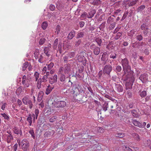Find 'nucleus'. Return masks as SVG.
I'll use <instances>...</instances> for the list:
<instances>
[{
  "label": "nucleus",
  "instance_id": "nucleus-1",
  "mask_svg": "<svg viewBox=\"0 0 151 151\" xmlns=\"http://www.w3.org/2000/svg\"><path fill=\"white\" fill-rule=\"evenodd\" d=\"M121 63L124 71L123 75H131L133 73V71L131 70L130 66L129 65L128 61L127 58L122 59Z\"/></svg>",
  "mask_w": 151,
  "mask_h": 151
},
{
  "label": "nucleus",
  "instance_id": "nucleus-2",
  "mask_svg": "<svg viewBox=\"0 0 151 151\" xmlns=\"http://www.w3.org/2000/svg\"><path fill=\"white\" fill-rule=\"evenodd\" d=\"M133 74V73L131 75H123V77H126V79L127 80V82L125 84L127 89H131L132 88L133 83L134 81Z\"/></svg>",
  "mask_w": 151,
  "mask_h": 151
},
{
  "label": "nucleus",
  "instance_id": "nucleus-3",
  "mask_svg": "<svg viewBox=\"0 0 151 151\" xmlns=\"http://www.w3.org/2000/svg\"><path fill=\"white\" fill-rule=\"evenodd\" d=\"M52 104L55 107L57 108L63 107L66 105V103L65 101L60 100L58 98L54 100Z\"/></svg>",
  "mask_w": 151,
  "mask_h": 151
},
{
  "label": "nucleus",
  "instance_id": "nucleus-4",
  "mask_svg": "<svg viewBox=\"0 0 151 151\" xmlns=\"http://www.w3.org/2000/svg\"><path fill=\"white\" fill-rule=\"evenodd\" d=\"M31 78L29 77L24 75L22 78V84L24 88L28 87L29 86V82L31 81Z\"/></svg>",
  "mask_w": 151,
  "mask_h": 151
},
{
  "label": "nucleus",
  "instance_id": "nucleus-5",
  "mask_svg": "<svg viewBox=\"0 0 151 151\" xmlns=\"http://www.w3.org/2000/svg\"><path fill=\"white\" fill-rule=\"evenodd\" d=\"M138 0H124L123 1V4L125 6H132L135 5Z\"/></svg>",
  "mask_w": 151,
  "mask_h": 151
},
{
  "label": "nucleus",
  "instance_id": "nucleus-6",
  "mask_svg": "<svg viewBox=\"0 0 151 151\" xmlns=\"http://www.w3.org/2000/svg\"><path fill=\"white\" fill-rule=\"evenodd\" d=\"M91 49L93 50V53L95 55H98L100 52V48L96 46L94 44H92L90 46Z\"/></svg>",
  "mask_w": 151,
  "mask_h": 151
},
{
  "label": "nucleus",
  "instance_id": "nucleus-7",
  "mask_svg": "<svg viewBox=\"0 0 151 151\" xmlns=\"http://www.w3.org/2000/svg\"><path fill=\"white\" fill-rule=\"evenodd\" d=\"M22 147L23 150L25 151L27 150L29 146V142L26 140H23L21 142Z\"/></svg>",
  "mask_w": 151,
  "mask_h": 151
},
{
  "label": "nucleus",
  "instance_id": "nucleus-8",
  "mask_svg": "<svg viewBox=\"0 0 151 151\" xmlns=\"http://www.w3.org/2000/svg\"><path fill=\"white\" fill-rule=\"evenodd\" d=\"M73 93L74 94L75 93L76 95L80 93H81L83 91L82 88L79 85L76 87H75L74 89H73Z\"/></svg>",
  "mask_w": 151,
  "mask_h": 151
},
{
  "label": "nucleus",
  "instance_id": "nucleus-9",
  "mask_svg": "<svg viewBox=\"0 0 151 151\" xmlns=\"http://www.w3.org/2000/svg\"><path fill=\"white\" fill-rule=\"evenodd\" d=\"M112 70V67L109 65H106L104 67L103 70L104 73L109 75Z\"/></svg>",
  "mask_w": 151,
  "mask_h": 151
},
{
  "label": "nucleus",
  "instance_id": "nucleus-10",
  "mask_svg": "<svg viewBox=\"0 0 151 151\" xmlns=\"http://www.w3.org/2000/svg\"><path fill=\"white\" fill-rule=\"evenodd\" d=\"M56 6L58 9L60 11H62L63 9V4L60 0H58L56 2Z\"/></svg>",
  "mask_w": 151,
  "mask_h": 151
},
{
  "label": "nucleus",
  "instance_id": "nucleus-11",
  "mask_svg": "<svg viewBox=\"0 0 151 151\" xmlns=\"http://www.w3.org/2000/svg\"><path fill=\"white\" fill-rule=\"evenodd\" d=\"M58 76L56 74L54 75L53 76L50 77L49 78V83L51 84H52L57 81Z\"/></svg>",
  "mask_w": 151,
  "mask_h": 151
},
{
  "label": "nucleus",
  "instance_id": "nucleus-12",
  "mask_svg": "<svg viewBox=\"0 0 151 151\" xmlns=\"http://www.w3.org/2000/svg\"><path fill=\"white\" fill-rule=\"evenodd\" d=\"M34 114H29V115L27 118V120L29 122V125L31 126L32 123V119H34Z\"/></svg>",
  "mask_w": 151,
  "mask_h": 151
},
{
  "label": "nucleus",
  "instance_id": "nucleus-13",
  "mask_svg": "<svg viewBox=\"0 0 151 151\" xmlns=\"http://www.w3.org/2000/svg\"><path fill=\"white\" fill-rule=\"evenodd\" d=\"M139 78L143 83H145L147 80V75L146 74H144L141 75Z\"/></svg>",
  "mask_w": 151,
  "mask_h": 151
},
{
  "label": "nucleus",
  "instance_id": "nucleus-14",
  "mask_svg": "<svg viewBox=\"0 0 151 151\" xmlns=\"http://www.w3.org/2000/svg\"><path fill=\"white\" fill-rule=\"evenodd\" d=\"M13 131L14 133L17 134H19L20 135H22V132L20 129L18 127H14L13 128Z\"/></svg>",
  "mask_w": 151,
  "mask_h": 151
},
{
  "label": "nucleus",
  "instance_id": "nucleus-15",
  "mask_svg": "<svg viewBox=\"0 0 151 151\" xmlns=\"http://www.w3.org/2000/svg\"><path fill=\"white\" fill-rule=\"evenodd\" d=\"M55 132L54 130L47 131L44 134L47 137H49L52 136L55 133Z\"/></svg>",
  "mask_w": 151,
  "mask_h": 151
},
{
  "label": "nucleus",
  "instance_id": "nucleus-16",
  "mask_svg": "<svg viewBox=\"0 0 151 151\" xmlns=\"http://www.w3.org/2000/svg\"><path fill=\"white\" fill-rule=\"evenodd\" d=\"M6 141L8 143H10L11 141L13 139V137L12 134H6Z\"/></svg>",
  "mask_w": 151,
  "mask_h": 151
},
{
  "label": "nucleus",
  "instance_id": "nucleus-17",
  "mask_svg": "<svg viewBox=\"0 0 151 151\" xmlns=\"http://www.w3.org/2000/svg\"><path fill=\"white\" fill-rule=\"evenodd\" d=\"M50 47L51 45H50L48 46L47 47H45L44 49V52L45 53L46 55L48 57H49L50 55V54L48 52L50 50Z\"/></svg>",
  "mask_w": 151,
  "mask_h": 151
},
{
  "label": "nucleus",
  "instance_id": "nucleus-18",
  "mask_svg": "<svg viewBox=\"0 0 151 151\" xmlns=\"http://www.w3.org/2000/svg\"><path fill=\"white\" fill-rule=\"evenodd\" d=\"M75 32L74 31L70 32L67 37L68 39L69 40H71L74 37Z\"/></svg>",
  "mask_w": 151,
  "mask_h": 151
},
{
  "label": "nucleus",
  "instance_id": "nucleus-19",
  "mask_svg": "<svg viewBox=\"0 0 151 151\" xmlns=\"http://www.w3.org/2000/svg\"><path fill=\"white\" fill-rule=\"evenodd\" d=\"M85 32L83 30L78 32L76 35V38L78 39L83 37Z\"/></svg>",
  "mask_w": 151,
  "mask_h": 151
},
{
  "label": "nucleus",
  "instance_id": "nucleus-20",
  "mask_svg": "<svg viewBox=\"0 0 151 151\" xmlns=\"http://www.w3.org/2000/svg\"><path fill=\"white\" fill-rule=\"evenodd\" d=\"M132 122L133 124L135 126L138 127H142V124L141 123L139 122L138 121H137V120L134 119L133 120H132Z\"/></svg>",
  "mask_w": 151,
  "mask_h": 151
},
{
  "label": "nucleus",
  "instance_id": "nucleus-21",
  "mask_svg": "<svg viewBox=\"0 0 151 151\" xmlns=\"http://www.w3.org/2000/svg\"><path fill=\"white\" fill-rule=\"evenodd\" d=\"M54 87L53 86H51L50 85H49L47 88H46V91H45V93L47 95H48L49 94L52 90L54 88Z\"/></svg>",
  "mask_w": 151,
  "mask_h": 151
},
{
  "label": "nucleus",
  "instance_id": "nucleus-22",
  "mask_svg": "<svg viewBox=\"0 0 151 151\" xmlns=\"http://www.w3.org/2000/svg\"><path fill=\"white\" fill-rule=\"evenodd\" d=\"M39 113V111L38 109H35V111L34 119H33V123H35V120L37 119Z\"/></svg>",
  "mask_w": 151,
  "mask_h": 151
},
{
  "label": "nucleus",
  "instance_id": "nucleus-23",
  "mask_svg": "<svg viewBox=\"0 0 151 151\" xmlns=\"http://www.w3.org/2000/svg\"><path fill=\"white\" fill-rule=\"evenodd\" d=\"M83 52H81L78 57L77 60L79 62H81L83 60L84 55H83Z\"/></svg>",
  "mask_w": 151,
  "mask_h": 151
},
{
  "label": "nucleus",
  "instance_id": "nucleus-24",
  "mask_svg": "<svg viewBox=\"0 0 151 151\" xmlns=\"http://www.w3.org/2000/svg\"><path fill=\"white\" fill-rule=\"evenodd\" d=\"M43 94L44 93L42 91H40L39 92L37 98V100L39 102H40L42 100Z\"/></svg>",
  "mask_w": 151,
  "mask_h": 151
},
{
  "label": "nucleus",
  "instance_id": "nucleus-25",
  "mask_svg": "<svg viewBox=\"0 0 151 151\" xmlns=\"http://www.w3.org/2000/svg\"><path fill=\"white\" fill-rule=\"evenodd\" d=\"M133 137L136 140L139 141L140 140V138L139 135L137 134L133 133L132 134Z\"/></svg>",
  "mask_w": 151,
  "mask_h": 151
},
{
  "label": "nucleus",
  "instance_id": "nucleus-26",
  "mask_svg": "<svg viewBox=\"0 0 151 151\" xmlns=\"http://www.w3.org/2000/svg\"><path fill=\"white\" fill-rule=\"evenodd\" d=\"M116 88L118 92H122L123 91V88L120 84H117L116 85Z\"/></svg>",
  "mask_w": 151,
  "mask_h": 151
},
{
  "label": "nucleus",
  "instance_id": "nucleus-27",
  "mask_svg": "<svg viewBox=\"0 0 151 151\" xmlns=\"http://www.w3.org/2000/svg\"><path fill=\"white\" fill-rule=\"evenodd\" d=\"M70 67L68 65H65V68L64 69V72L65 74H68L70 71Z\"/></svg>",
  "mask_w": 151,
  "mask_h": 151
},
{
  "label": "nucleus",
  "instance_id": "nucleus-28",
  "mask_svg": "<svg viewBox=\"0 0 151 151\" xmlns=\"http://www.w3.org/2000/svg\"><path fill=\"white\" fill-rule=\"evenodd\" d=\"M29 133L31 135V137L35 139V134L34 131L33 129V128H30L29 130Z\"/></svg>",
  "mask_w": 151,
  "mask_h": 151
},
{
  "label": "nucleus",
  "instance_id": "nucleus-29",
  "mask_svg": "<svg viewBox=\"0 0 151 151\" xmlns=\"http://www.w3.org/2000/svg\"><path fill=\"white\" fill-rule=\"evenodd\" d=\"M108 59V55L106 52H105L103 53L101 58V60L103 61H105Z\"/></svg>",
  "mask_w": 151,
  "mask_h": 151
},
{
  "label": "nucleus",
  "instance_id": "nucleus-30",
  "mask_svg": "<svg viewBox=\"0 0 151 151\" xmlns=\"http://www.w3.org/2000/svg\"><path fill=\"white\" fill-rule=\"evenodd\" d=\"M30 100L29 99V97L28 96H25L22 99V101L23 103L27 105V103L29 101H30Z\"/></svg>",
  "mask_w": 151,
  "mask_h": 151
},
{
  "label": "nucleus",
  "instance_id": "nucleus-31",
  "mask_svg": "<svg viewBox=\"0 0 151 151\" xmlns=\"http://www.w3.org/2000/svg\"><path fill=\"white\" fill-rule=\"evenodd\" d=\"M100 0H93L91 3L94 5H98L101 3Z\"/></svg>",
  "mask_w": 151,
  "mask_h": 151
},
{
  "label": "nucleus",
  "instance_id": "nucleus-32",
  "mask_svg": "<svg viewBox=\"0 0 151 151\" xmlns=\"http://www.w3.org/2000/svg\"><path fill=\"white\" fill-rule=\"evenodd\" d=\"M58 48L60 53H61L63 52V49L62 43H59L58 46Z\"/></svg>",
  "mask_w": 151,
  "mask_h": 151
},
{
  "label": "nucleus",
  "instance_id": "nucleus-33",
  "mask_svg": "<svg viewBox=\"0 0 151 151\" xmlns=\"http://www.w3.org/2000/svg\"><path fill=\"white\" fill-rule=\"evenodd\" d=\"M48 26L47 23V22H43L42 24V27L43 30L46 29Z\"/></svg>",
  "mask_w": 151,
  "mask_h": 151
},
{
  "label": "nucleus",
  "instance_id": "nucleus-34",
  "mask_svg": "<svg viewBox=\"0 0 151 151\" xmlns=\"http://www.w3.org/2000/svg\"><path fill=\"white\" fill-rule=\"evenodd\" d=\"M39 50L37 49L34 53L35 57L36 59H38L39 56H40V55L39 54Z\"/></svg>",
  "mask_w": 151,
  "mask_h": 151
},
{
  "label": "nucleus",
  "instance_id": "nucleus-35",
  "mask_svg": "<svg viewBox=\"0 0 151 151\" xmlns=\"http://www.w3.org/2000/svg\"><path fill=\"white\" fill-rule=\"evenodd\" d=\"M125 136L124 134V133H116L115 134V136L116 137H118L119 138H122L124 137Z\"/></svg>",
  "mask_w": 151,
  "mask_h": 151
},
{
  "label": "nucleus",
  "instance_id": "nucleus-36",
  "mask_svg": "<svg viewBox=\"0 0 151 151\" xmlns=\"http://www.w3.org/2000/svg\"><path fill=\"white\" fill-rule=\"evenodd\" d=\"M58 38H56L55 40L53 45V48L54 49H56L57 46V45L58 43Z\"/></svg>",
  "mask_w": 151,
  "mask_h": 151
},
{
  "label": "nucleus",
  "instance_id": "nucleus-37",
  "mask_svg": "<svg viewBox=\"0 0 151 151\" xmlns=\"http://www.w3.org/2000/svg\"><path fill=\"white\" fill-rule=\"evenodd\" d=\"M109 107L108 104L106 102L104 103L103 107V109L104 111H106L107 110L108 108Z\"/></svg>",
  "mask_w": 151,
  "mask_h": 151
},
{
  "label": "nucleus",
  "instance_id": "nucleus-38",
  "mask_svg": "<svg viewBox=\"0 0 151 151\" xmlns=\"http://www.w3.org/2000/svg\"><path fill=\"white\" fill-rule=\"evenodd\" d=\"M135 32L134 30H132L129 32L128 35L129 36L132 37L135 34Z\"/></svg>",
  "mask_w": 151,
  "mask_h": 151
},
{
  "label": "nucleus",
  "instance_id": "nucleus-39",
  "mask_svg": "<svg viewBox=\"0 0 151 151\" xmlns=\"http://www.w3.org/2000/svg\"><path fill=\"white\" fill-rule=\"evenodd\" d=\"M43 54L42 53V54H40V56H39V57L38 58V59H38V61L41 63L44 62V61L43 60V57L42 55Z\"/></svg>",
  "mask_w": 151,
  "mask_h": 151
},
{
  "label": "nucleus",
  "instance_id": "nucleus-40",
  "mask_svg": "<svg viewBox=\"0 0 151 151\" xmlns=\"http://www.w3.org/2000/svg\"><path fill=\"white\" fill-rule=\"evenodd\" d=\"M1 115L2 117H4V119L8 120H9V116L8 114H6L4 113H1Z\"/></svg>",
  "mask_w": 151,
  "mask_h": 151
},
{
  "label": "nucleus",
  "instance_id": "nucleus-41",
  "mask_svg": "<svg viewBox=\"0 0 151 151\" xmlns=\"http://www.w3.org/2000/svg\"><path fill=\"white\" fill-rule=\"evenodd\" d=\"M46 40V39L44 38H42L40 39L39 41V44L40 45H42L43 44H44L45 41Z\"/></svg>",
  "mask_w": 151,
  "mask_h": 151
},
{
  "label": "nucleus",
  "instance_id": "nucleus-42",
  "mask_svg": "<svg viewBox=\"0 0 151 151\" xmlns=\"http://www.w3.org/2000/svg\"><path fill=\"white\" fill-rule=\"evenodd\" d=\"M60 25H58L57 26L55 29V33L56 34L58 35L59 34V33L60 31Z\"/></svg>",
  "mask_w": 151,
  "mask_h": 151
},
{
  "label": "nucleus",
  "instance_id": "nucleus-43",
  "mask_svg": "<svg viewBox=\"0 0 151 151\" xmlns=\"http://www.w3.org/2000/svg\"><path fill=\"white\" fill-rule=\"evenodd\" d=\"M42 82V79L39 78L37 82V87L38 88H40L41 87Z\"/></svg>",
  "mask_w": 151,
  "mask_h": 151
},
{
  "label": "nucleus",
  "instance_id": "nucleus-44",
  "mask_svg": "<svg viewBox=\"0 0 151 151\" xmlns=\"http://www.w3.org/2000/svg\"><path fill=\"white\" fill-rule=\"evenodd\" d=\"M54 65L53 63L51 62L47 66V70H50L53 67Z\"/></svg>",
  "mask_w": 151,
  "mask_h": 151
},
{
  "label": "nucleus",
  "instance_id": "nucleus-45",
  "mask_svg": "<svg viewBox=\"0 0 151 151\" xmlns=\"http://www.w3.org/2000/svg\"><path fill=\"white\" fill-rule=\"evenodd\" d=\"M141 28L143 30H145V29L148 30V29L147 26L145 24H143L141 25Z\"/></svg>",
  "mask_w": 151,
  "mask_h": 151
},
{
  "label": "nucleus",
  "instance_id": "nucleus-46",
  "mask_svg": "<svg viewBox=\"0 0 151 151\" xmlns=\"http://www.w3.org/2000/svg\"><path fill=\"white\" fill-rule=\"evenodd\" d=\"M28 62H25L22 66V70L24 71L26 70V68L28 67Z\"/></svg>",
  "mask_w": 151,
  "mask_h": 151
},
{
  "label": "nucleus",
  "instance_id": "nucleus-47",
  "mask_svg": "<svg viewBox=\"0 0 151 151\" xmlns=\"http://www.w3.org/2000/svg\"><path fill=\"white\" fill-rule=\"evenodd\" d=\"M39 75L40 74L37 72H35L34 76L35 79L36 81H37L38 80L39 76Z\"/></svg>",
  "mask_w": 151,
  "mask_h": 151
},
{
  "label": "nucleus",
  "instance_id": "nucleus-48",
  "mask_svg": "<svg viewBox=\"0 0 151 151\" xmlns=\"http://www.w3.org/2000/svg\"><path fill=\"white\" fill-rule=\"evenodd\" d=\"M96 41L98 45L100 46L102 42L101 39L100 38H98L96 39Z\"/></svg>",
  "mask_w": 151,
  "mask_h": 151
},
{
  "label": "nucleus",
  "instance_id": "nucleus-49",
  "mask_svg": "<svg viewBox=\"0 0 151 151\" xmlns=\"http://www.w3.org/2000/svg\"><path fill=\"white\" fill-rule=\"evenodd\" d=\"M75 54V53L74 52H71L68 53V56L70 58H71L74 56Z\"/></svg>",
  "mask_w": 151,
  "mask_h": 151
},
{
  "label": "nucleus",
  "instance_id": "nucleus-50",
  "mask_svg": "<svg viewBox=\"0 0 151 151\" xmlns=\"http://www.w3.org/2000/svg\"><path fill=\"white\" fill-rule=\"evenodd\" d=\"M22 88L21 87L18 88L16 91V94L17 95H19L22 91Z\"/></svg>",
  "mask_w": 151,
  "mask_h": 151
},
{
  "label": "nucleus",
  "instance_id": "nucleus-51",
  "mask_svg": "<svg viewBox=\"0 0 151 151\" xmlns=\"http://www.w3.org/2000/svg\"><path fill=\"white\" fill-rule=\"evenodd\" d=\"M146 95L147 92L146 91H143L140 94V96L142 98L145 97L146 96Z\"/></svg>",
  "mask_w": 151,
  "mask_h": 151
},
{
  "label": "nucleus",
  "instance_id": "nucleus-52",
  "mask_svg": "<svg viewBox=\"0 0 151 151\" xmlns=\"http://www.w3.org/2000/svg\"><path fill=\"white\" fill-rule=\"evenodd\" d=\"M145 6L144 5H142L138 7L137 9L138 12L142 11L145 8Z\"/></svg>",
  "mask_w": 151,
  "mask_h": 151
},
{
  "label": "nucleus",
  "instance_id": "nucleus-53",
  "mask_svg": "<svg viewBox=\"0 0 151 151\" xmlns=\"http://www.w3.org/2000/svg\"><path fill=\"white\" fill-rule=\"evenodd\" d=\"M60 81L61 82H63L65 81V75L63 74H61L60 78Z\"/></svg>",
  "mask_w": 151,
  "mask_h": 151
},
{
  "label": "nucleus",
  "instance_id": "nucleus-54",
  "mask_svg": "<svg viewBox=\"0 0 151 151\" xmlns=\"http://www.w3.org/2000/svg\"><path fill=\"white\" fill-rule=\"evenodd\" d=\"M69 47V45L67 43H64L63 45V48L64 50L68 49Z\"/></svg>",
  "mask_w": 151,
  "mask_h": 151
},
{
  "label": "nucleus",
  "instance_id": "nucleus-55",
  "mask_svg": "<svg viewBox=\"0 0 151 151\" xmlns=\"http://www.w3.org/2000/svg\"><path fill=\"white\" fill-rule=\"evenodd\" d=\"M116 54L115 53L112 52L111 53V55L110 56V58H112L113 59H114L116 58Z\"/></svg>",
  "mask_w": 151,
  "mask_h": 151
},
{
  "label": "nucleus",
  "instance_id": "nucleus-56",
  "mask_svg": "<svg viewBox=\"0 0 151 151\" xmlns=\"http://www.w3.org/2000/svg\"><path fill=\"white\" fill-rule=\"evenodd\" d=\"M132 114L133 116L135 117H138V114H137V112L134 110H133L132 111Z\"/></svg>",
  "mask_w": 151,
  "mask_h": 151
},
{
  "label": "nucleus",
  "instance_id": "nucleus-57",
  "mask_svg": "<svg viewBox=\"0 0 151 151\" xmlns=\"http://www.w3.org/2000/svg\"><path fill=\"white\" fill-rule=\"evenodd\" d=\"M123 150L124 151H132V150L128 147L124 146L123 147Z\"/></svg>",
  "mask_w": 151,
  "mask_h": 151
},
{
  "label": "nucleus",
  "instance_id": "nucleus-58",
  "mask_svg": "<svg viewBox=\"0 0 151 151\" xmlns=\"http://www.w3.org/2000/svg\"><path fill=\"white\" fill-rule=\"evenodd\" d=\"M81 42V40H78L75 42V46L76 47H78Z\"/></svg>",
  "mask_w": 151,
  "mask_h": 151
},
{
  "label": "nucleus",
  "instance_id": "nucleus-59",
  "mask_svg": "<svg viewBox=\"0 0 151 151\" xmlns=\"http://www.w3.org/2000/svg\"><path fill=\"white\" fill-rule=\"evenodd\" d=\"M97 129L98 131L100 133H103L104 131V129L101 127H98L97 128Z\"/></svg>",
  "mask_w": 151,
  "mask_h": 151
},
{
  "label": "nucleus",
  "instance_id": "nucleus-60",
  "mask_svg": "<svg viewBox=\"0 0 151 151\" xmlns=\"http://www.w3.org/2000/svg\"><path fill=\"white\" fill-rule=\"evenodd\" d=\"M48 77L47 76H44L42 79V82H46L47 81Z\"/></svg>",
  "mask_w": 151,
  "mask_h": 151
},
{
  "label": "nucleus",
  "instance_id": "nucleus-61",
  "mask_svg": "<svg viewBox=\"0 0 151 151\" xmlns=\"http://www.w3.org/2000/svg\"><path fill=\"white\" fill-rule=\"evenodd\" d=\"M147 143L145 144V146H149L151 149V141L150 140H147Z\"/></svg>",
  "mask_w": 151,
  "mask_h": 151
},
{
  "label": "nucleus",
  "instance_id": "nucleus-62",
  "mask_svg": "<svg viewBox=\"0 0 151 151\" xmlns=\"http://www.w3.org/2000/svg\"><path fill=\"white\" fill-rule=\"evenodd\" d=\"M115 23L114 22L112 24H111L109 27V29L110 30H112L114 29L115 26Z\"/></svg>",
  "mask_w": 151,
  "mask_h": 151
},
{
  "label": "nucleus",
  "instance_id": "nucleus-63",
  "mask_svg": "<svg viewBox=\"0 0 151 151\" xmlns=\"http://www.w3.org/2000/svg\"><path fill=\"white\" fill-rule=\"evenodd\" d=\"M126 96L128 98H130L132 97V93L130 92L129 91H128L127 92Z\"/></svg>",
  "mask_w": 151,
  "mask_h": 151
},
{
  "label": "nucleus",
  "instance_id": "nucleus-64",
  "mask_svg": "<svg viewBox=\"0 0 151 151\" xmlns=\"http://www.w3.org/2000/svg\"><path fill=\"white\" fill-rule=\"evenodd\" d=\"M56 118L57 117L56 116H52L50 119V122H53L55 121Z\"/></svg>",
  "mask_w": 151,
  "mask_h": 151
}]
</instances>
